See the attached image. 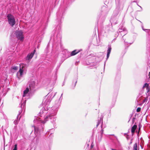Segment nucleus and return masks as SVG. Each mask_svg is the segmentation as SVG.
<instances>
[{"label":"nucleus","mask_w":150,"mask_h":150,"mask_svg":"<svg viewBox=\"0 0 150 150\" xmlns=\"http://www.w3.org/2000/svg\"><path fill=\"white\" fill-rule=\"evenodd\" d=\"M63 94V93L62 94L61 97L58 100L55 101V105L48 109L47 107H45L41 109L39 113V116L42 117L44 115V120L43 121L41 120L38 117H36L34 120V125L32 127L34 129L35 133H38L42 132L43 129V125L42 124H44L49 119L50 120L51 122L54 123L56 120V115L61 102L60 99Z\"/></svg>","instance_id":"1"},{"label":"nucleus","mask_w":150,"mask_h":150,"mask_svg":"<svg viewBox=\"0 0 150 150\" xmlns=\"http://www.w3.org/2000/svg\"><path fill=\"white\" fill-rule=\"evenodd\" d=\"M111 150H117L115 149H111Z\"/></svg>","instance_id":"27"},{"label":"nucleus","mask_w":150,"mask_h":150,"mask_svg":"<svg viewBox=\"0 0 150 150\" xmlns=\"http://www.w3.org/2000/svg\"><path fill=\"white\" fill-rule=\"evenodd\" d=\"M36 86V84L35 82V80L34 79H32L29 82V86L30 91L32 92Z\"/></svg>","instance_id":"7"},{"label":"nucleus","mask_w":150,"mask_h":150,"mask_svg":"<svg viewBox=\"0 0 150 150\" xmlns=\"http://www.w3.org/2000/svg\"><path fill=\"white\" fill-rule=\"evenodd\" d=\"M35 50H34L33 52H32L30 54H29L25 58V60L27 61V62L28 63L30 61L31 59L34 55L35 52Z\"/></svg>","instance_id":"8"},{"label":"nucleus","mask_w":150,"mask_h":150,"mask_svg":"<svg viewBox=\"0 0 150 150\" xmlns=\"http://www.w3.org/2000/svg\"><path fill=\"white\" fill-rule=\"evenodd\" d=\"M139 100V99H138L137 100V102H138Z\"/></svg>","instance_id":"28"},{"label":"nucleus","mask_w":150,"mask_h":150,"mask_svg":"<svg viewBox=\"0 0 150 150\" xmlns=\"http://www.w3.org/2000/svg\"><path fill=\"white\" fill-rule=\"evenodd\" d=\"M122 33H121V35H124L125 32H122Z\"/></svg>","instance_id":"22"},{"label":"nucleus","mask_w":150,"mask_h":150,"mask_svg":"<svg viewBox=\"0 0 150 150\" xmlns=\"http://www.w3.org/2000/svg\"><path fill=\"white\" fill-rule=\"evenodd\" d=\"M137 143H135L133 146V150H137Z\"/></svg>","instance_id":"15"},{"label":"nucleus","mask_w":150,"mask_h":150,"mask_svg":"<svg viewBox=\"0 0 150 150\" xmlns=\"http://www.w3.org/2000/svg\"><path fill=\"white\" fill-rule=\"evenodd\" d=\"M79 52V51L77 50H75L72 52L71 53V56H74L76 54Z\"/></svg>","instance_id":"14"},{"label":"nucleus","mask_w":150,"mask_h":150,"mask_svg":"<svg viewBox=\"0 0 150 150\" xmlns=\"http://www.w3.org/2000/svg\"><path fill=\"white\" fill-rule=\"evenodd\" d=\"M124 42L125 43V44L126 43V42L125 41V40H124Z\"/></svg>","instance_id":"32"},{"label":"nucleus","mask_w":150,"mask_h":150,"mask_svg":"<svg viewBox=\"0 0 150 150\" xmlns=\"http://www.w3.org/2000/svg\"><path fill=\"white\" fill-rule=\"evenodd\" d=\"M119 12V9L118 8H116L114 11L113 16H117Z\"/></svg>","instance_id":"12"},{"label":"nucleus","mask_w":150,"mask_h":150,"mask_svg":"<svg viewBox=\"0 0 150 150\" xmlns=\"http://www.w3.org/2000/svg\"><path fill=\"white\" fill-rule=\"evenodd\" d=\"M139 6L140 7V8H141V10H142V8L140 6Z\"/></svg>","instance_id":"31"},{"label":"nucleus","mask_w":150,"mask_h":150,"mask_svg":"<svg viewBox=\"0 0 150 150\" xmlns=\"http://www.w3.org/2000/svg\"><path fill=\"white\" fill-rule=\"evenodd\" d=\"M90 150H94V149H91Z\"/></svg>","instance_id":"30"},{"label":"nucleus","mask_w":150,"mask_h":150,"mask_svg":"<svg viewBox=\"0 0 150 150\" xmlns=\"http://www.w3.org/2000/svg\"><path fill=\"white\" fill-rule=\"evenodd\" d=\"M141 108H138L137 109V112H140L141 110Z\"/></svg>","instance_id":"18"},{"label":"nucleus","mask_w":150,"mask_h":150,"mask_svg":"<svg viewBox=\"0 0 150 150\" xmlns=\"http://www.w3.org/2000/svg\"><path fill=\"white\" fill-rule=\"evenodd\" d=\"M16 35L17 38L18 40L21 42L23 41L24 36L23 33L21 31H16Z\"/></svg>","instance_id":"6"},{"label":"nucleus","mask_w":150,"mask_h":150,"mask_svg":"<svg viewBox=\"0 0 150 150\" xmlns=\"http://www.w3.org/2000/svg\"><path fill=\"white\" fill-rule=\"evenodd\" d=\"M142 29H143V30H144V31L145 30L144 29H143V28H142Z\"/></svg>","instance_id":"33"},{"label":"nucleus","mask_w":150,"mask_h":150,"mask_svg":"<svg viewBox=\"0 0 150 150\" xmlns=\"http://www.w3.org/2000/svg\"><path fill=\"white\" fill-rule=\"evenodd\" d=\"M146 101V99H144L142 103H144L145 101Z\"/></svg>","instance_id":"20"},{"label":"nucleus","mask_w":150,"mask_h":150,"mask_svg":"<svg viewBox=\"0 0 150 150\" xmlns=\"http://www.w3.org/2000/svg\"><path fill=\"white\" fill-rule=\"evenodd\" d=\"M118 32L119 33L125 32L124 35H126L127 33V31L126 29L123 26H121L118 30Z\"/></svg>","instance_id":"10"},{"label":"nucleus","mask_w":150,"mask_h":150,"mask_svg":"<svg viewBox=\"0 0 150 150\" xmlns=\"http://www.w3.org/2000/svg\"><path fill=\"white\" fill-rule=\"evenodd\" d=\"M110 21H111V22L112 21H113V18H111Z\"/></svg>","instance_id":"26"},{"label":"nucleus","mask_w":150,"mask_h":150,"mask_svg":"<svg viewBox=\"0 0 150 150\" xmlns=\"http://www.w3.org/2000/svg\"><path fill=\"white\" fill-rule=\"evenodd\" d=\"M18 116L17 117V119H18Z\"/></svg>","instance_id":"35"},{"label":"nucleus","mask_w":150,"mask_h":150,"mask_svg":"<svg viewBox=\"0 0 150 150\" xmlns=\"http://www.w3.org/2000/svg\"><path fill=\"white\" fill-rule=\"evenodd\" d=\"M8 21L9 25L13 27L15 24V19L14 16L11 14H8L7 16Z\"/></svg>","instance_id":"5"},{"label":"nucleus","mask_w":150,"mask_h":150,"mask_svg":"<svg viewBox=\"0 0 150 150\" xmlns=\"http://www.w3.org/2000/svg\"><path fill=\"white\" fill-rule=\"evenodd\" d=\"M111 47L110 46H109L108 47V48L107 51V59L110 56V53L111 52Z\"/></svg>","instance_id":"11"},{"label":"nucleus","mask_w":150,"mask_h":150,"mask_svg":"<svg viewBox=\"0 0 150 150\" xmlns=\"http://www.w3.org/2000/svg\"><path fill=\"white\" fill-rule=\"evenodd\" d=\"M19 115H20V114H21V112H22V110H21L19 111Z\"/></svg>","instance_id":"23"},{"label":"nucleus","mask_w":150,"mask_h":150,"mask_svg":"<svg viewBox=\"0 0 150 150\" xmlns=\"http://www.w3.org/2000/svg\"><path fill=\"white\" fill-rule=\"evenodd\" d=\"M14 123L15 125H16L18 123V120H16L14 121Z\"/></svg>","instance_id":"19"},{"label":"nucleus","mask_w":150,"mask_h":150,"mask_svg":"<svg viewBox=\"0 0 150 150\" xmlns=\"http://www.w3.org/2000/svg\"><path fill=\"white\" fill-rule=\"evenodd\" d=\"M12 68L13 70H16L18 69V67L16 66H13L12 67Z\"/></svg>","instance_id":"16"},{"label":"nucleus","mask_w":150,"mask_h":150,"mask_svg":"<svg viewBox=\"0 0 150 150\" xmlns=\"http://www.w3.org/2000/svg\"><path fill=\"white\" fill-rule=\"evenodd\" d=\"M137 128V126L136 125H134V126L132 127L131 129V132L132 135L134 134Z\"/></svg>","instance_id":"13"},{"label":"nucleus","mask_w":150,"mask_h":150,"mask_svg":"<svg viewBox=\"0 0 150 150\" xmlns=\"http://www.w3.org/2000/svg\"><path fill=\"white\" fill-rule=\"evenodd\" d=\"M101 131L102 132H101V134L102 135V133H103V129H102Z\"/></svg>","instance_id":"25"},{"label":"nucleus","mask_w":150,"mask_h":150,"mask_svg":"<svg viewBox=\"0 0 150 150\" xmlns=\"http://www.w3.org/2000/svg\"><path fill=\"white\" fill-rule=\"evenodd\" d=\"M135 120V118L133 117V119H132V122L133 123L134 122V120Z\"/></svg>","instance_id":"21"},{"label":"nucleus","mask_w":150,"mask_h":150,"mask_svg":"<svg viewBox=\"0 0 150 150\" xmlns=\"http://www.w3.org/2000/svg\"><path fill=\"white\" fill-rule=\"evenodd\" d=\"M103 115L102 114H101L100 117H98V122L96 125L97 127L101 123V127L102 128V125L103 124Z\"/></svg>","instance_id":"9"},{"label":"nucleus","mask_w":150,"mask_h":150,"mask_svg":"<svg viewBox=\"0 0 150 150\" xmlns=\"http://www.w3.org/2000/svg\"><path fill=\"white\" fill-rule=\"evenodd\" d=\"M56 93H54L53 96L52 97L51 94L49 93L47 96H45L43 100L42 103L44 105H48L51 101L52 98L55 96Z\"/></svg>","instance_id":"4"},{"label":"nucleus","mask_w":150,"mask_h":150,"mask_svg":"<svg viewBox=\"0 0 150 150\" xmlns=\"http://www.w3.org/2000/svg\"><path fill=\"white\" fill-rule=\"evenodd\" d=\"M29 91L28 88H27L23 91V94L22 99V101L21 104V109H23L25 105L27 98L25 97L26 96H28V92Z\"/></svg>","instance_id":"2"},{"label":"nucleus","mask_w":150,"mask_h":150,"mask_svg":"<svg viewBox=\"0 0 150 150\" xmlns=\"http://www.w3.org/2000/svg\"><path fill=\"white\" fill-rule=\"evenodd\" d=\"M147 83H145V84H144V87L145 86H146V85H147Z\"/></svg>","instance_id":"29"},{"label":"nucleus","mask_w":150,"mask_h":150,"mask_svg":"<svg viewBox=\"0 0 150 150\" xmlns=\"http://www.w3.org/2000/svg\"><path fill=\"white\" fill-rule=\"evenodd\" d=\"M77 81H75V83L74 86H75L76 85V83H77Z\"/></svg>","instance_id":"24"},{"label":"nucleus","mask_w":150,"mask_h":150,"mask_svg":"<svg viewBox=\"0 0 150 150\" xmlns=\"http://www.w3.org/2000/svg\"><path fill=\"white\" fill-rule=\"evenodd\" d=\"M132 143V142H130V144H131Z\"/></svg>","instance_id":"34"},{"label":"nucleus","mask_w":150,"mask_h":150,"mask_svg":"<svg viewBox=\"0 0 150 150\" xmlns=\"http://www.w3.org/2000/svg\"><path fill=\"white\" fill-rule=\"evenodd\" d=\"M13 150H17V145L16 144L15 145L14 148Z\"/></svg>","instance_id":"17"},{"label":"nucleus","mask_w":150,"mask_h":150,"mask_svg":"<svg viewBox=\"0 0 150 150\" xmlns=\"http://www.w3.org/2000/svg\"><path fill=\"white\" fill-rule=\"evenodd\" d=\"M26 65L24 64H20V68L19 71L17 72V77L18 78L20 79L24 74H26L25 71V67Z\"/></svg>","instance_id":"3"}]
</instances>
